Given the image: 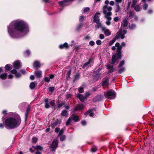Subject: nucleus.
Instances as JSON below:
<instances>
[{
  "label": "nucleus",
  "instance_id": "1",
  "mask_svg": "<svg viewBox=\"0 0 154 154\" xmlns=\"http://www.w3.org/2000/svg\"><path fill=\"white\" fill-rule=\"evenodd\" d=\"M29 31L27 24L22 20L12 22L8 27V32L11 36L17 38L21 36V33L26 34Z\"/></svg>",
  "mask_w": 154,
  "mask_h": 154
},
{
  "label": "nucleus",
  "instance_id": "2",
  "mask_svg": "<svg viewBox=\"0 0 154 154\" xmlns=\"http://www.w3.org/2000/svg\"><path fill=\"white\" fill-rule=\"evenodd\" d=\"M20 116L16 114L12 115L11 116L8 117L5 119V123L6 127L8 129H12L19 127L21 122Z\"/></svg>",
  "mask_w": 154,
  "mask_h": 154
},
{
  "label": "nucleus",
  "instance_id": "3",
  "mask_svg": "<svg viewBox=\"0 0 154 154\" xmlns=\"http://www.w3.org/2000/svg\"><path fill=\"white\" fill-rule=\"evenodd\" d=\"M122 48V46L121 45L117 47V50L118 53H116L112 57V64H114L116 62V59H119L121 58V55L120 51Z\"/></svg>",
  "mask_w": 154,
  "mask_h": 154
},
{
  "label": "nucleus",
  "instance_id": "4",
  "mask_svg": "<svg viewBox=\"0 0 154 154\" xmlns=\"http://www.w3.org/2000/svg\"><path fill=\"white\" fill-rule=\"evenodd\" d=\"M100 14L98 11L95 14L94 17V22L97 24L95 26L96 28H99L102 25L100 22V19H99Z\"/></svg>",
  "mask_w": 154,
  "mask_h": 154
},
{
  "label": "nucleus",
  "instance_id": "5",
  "mask_svg": "<svg viewBox=\"0 0 154 154\" xmlns=\"http://www.w3.org/2000/svg\"><path fill=\"white\" fill-rule=\"evenodd\" d=\"M112 8L111 7L107 5H105L103 7V12L105 17L110 16L112 14L111 11L112 10Z\"/></svg>",
  "mask_w": 154,
  "mask_h": 154
},
{
  "label": "nucleus",
  "instance_id": "6",
  "mask_svg": "<svg viewBox=\"0 0 154 154\" xmlns=\"http://www.w3.org/2000/svg\"><path fill=\"white\" fill-rule=\"evenodd\" d=\"M104 95L106 98L110 99H114L116 97L115 92L114 91H109L105 93Z\"/></svg>",
  "mask_w": 154,
  "mask_h": 154
},
{
  "label": "nucleus",
  "instance_id": "7",
  "mask_svg": "<svg viewBox=\"0 0 154 154\" xmlns=\"http://www.w3.org/2000/svg\"><path fill=\"white\" fill-rule=\"evenodd\" d=\"M58 145V141L57 140L54 139L52 142V143L50 145V148L52 151H54Z\"/></svg>",
  "mask_w": 154,
  "mask_h": 154
},
{
  "label": "nucleus",
  "instance_id": "8",
  "mask_svg": "<svg viewBox=\"0 0 154 154\" xmlns=\"http://www.w3.org/2000/svg\"><path fill=\"white\" fill-rule=\"evenodd\" d=\"M100 27L101 28L103 32L104 33L106 36H109L111 35V32L109 29H106L105 26L102 25Z\"/></svg>",
  "mask_w": 154,
  "mask_h": 154
},
{
  "label": "nucleus",
  "instance_id": "9",
  "mask_svg": "<svg viewBox=\"0 0 154 154\" xmlns=\"http://www.w3.org/2000/svg\"><path fill=\"white\" fill-rule=\"evenodd\" d=\"M84 108V106L82 104H78L76 107L74 108L73 110V112L75 113V111H80Z\"/></svg>",
  "mask_w": 154,
  "mask_h": 154
},
{
  "label": "nucleus",
  "instance_id": "10",
  "mask_svg": "<svg viewBox=\"0 0 154 154\" xmlns=\"http://www.w3.org/2000/svg\"><path fill=\"white\" fill-rule=\"evenodd\" d=\"M61 123V120L57 119L54 122L51 124V126L52 128H54L58 125L60 124Z\"/></svg>",
  "mask_w": 154,
  "mask_h": 154
},
{
  "label": "nucleus",
  "instance_id": "11",
  "mask_svg": "<svg viewBox=\"0 0 154 154\" xmlns=\"http://www.w3.org/2000/svg\"><path fill=\"white\" fill-rule=\"evenodd\" d=\"M100 74L97 72H94L93 73V78L95 81H97L99 79Z\"/></svg>",
  "mask_w": 154,
  "mask_h": 154
},
{
  "label": "nucleus",
  "instance_id": "12",
  "mask_svg": "<svg viewBox=\"0 0 154 154\" xmlns=\"http://www.w3.org/2000/svg\"><path fill=\"white\" fill-rule=\"evenodd\" d=\"M73 0H67L66 1L65 0L64 1L59 2L58 3L60 5L64 6L69 5L67 4V2L73 1Z\"/></svg>",
  "mask_w": 154,
  "mask_h": 154
},
{
  "label": "nucleus",
  "instance_id": "13",
  "mask_svg": "<svg viewBox=\"0 0 154 154\" xmlns=\"http://www.w3.org/2000/svg\"><path fill=\"white\" fill-rule=\"evenodd\" d=\"M76 97L79 98L81 102H83L86 99V97L80 94H78L76 95Z\"/></svg>",
  "mask_w": 154,
  "mask_h": 154
},
{
  "label": "nucleus",
  "instance_id": "14",
  "mask_svg": "<svg viewBox=\"0 0 154 154\" xmlns=\"http://www.w3.org/2000/svg\"><path fill=\"white\" fill-rule=\"evenodd\" d=\"M109 84V79L108 78L106 77L102 82V85L107 86Z\"/></svg>",
  "mask_w": 154,
  "mask_h": 154
},
{
  "label": "nucleus",
  "instance_id": "15",
  "mask_svg": "<svg viewBox=\"0 0 154 154\" xmlns=\"http://www.w3.org/2000/svg\"><path fill=\"white\" fill-rule=\"evenodd\" d=\"M14 67L16 69L19 68L20 66V62L19 61L17 60L14 63Z\"/></svg>",
  "mask_w": 154,
  "mask_h": 154
},
{
  "label": "nucleus",
  "instance_id": "16",
  "mask_svg": "<svg viewBox=\"0 0 154 154\" xmlns=\"http://www.w3.org/2000/svg\"><path fill=\"white\" fill-rule=\"evenodd\" d=\"M119 38V36L116 35L113 39L109 42V46L112 45L115 42L116 40L118 39Z\"/></svg>",
  "mask_w": 154,
  "mask_h": 154
},
{
  "label": "nucleus",
  "instance_id": "17",
  "mask_svg": "<svg viewBox=\"0 0 154 154\" xmlns=\"http://www.w3.org/2000/svg\"><path fill=\"white\" fill-rule=\"evenodd\" d=\"M35 75L37 78H39L42 77V71H36L35 72Z\"/></svg>",
  "mask_w": 154,
  "mask_h": 154
},
{
  "label": "nucleus",
  "instance_id": "18",
  "mask_svg": "<svg viewBox=\"0 0 154 154\" xmlns=\"http://www.w3.org/2000/svg\"><path fill=\"white\" fill-rule=\"evenodd\" d=\"M128 23V21L126 18H124L122 20V26L124 27L127 26Z\"/></svg>",
  "mask_w": 154,
  "mask_h": 154
},
{
  "label": "nucleus",
  "instance_id": "19",
  "mask_svg": "<svg viewBox=\"0 0 154 154\" xmlns=\"http://www.w3.org/2000/svg\"><path fill=\"white\" fill-rule=\"evenodd\" d=\"M71 118L75 122H77L79 120V116L74 113L72 115Z\"/></svg>",
  "mask_w": 154,
  "mask_h": 154
},
{
  "label": "nucleus",
  "instance_id": "20",
  "mask_svg": "<svg viewBox=\"0 0 154 154\" xmlns=\"http://www.w3.org/2000/svg\"><path fill=\"white\" fill-rule=\"evenodd\" d=\"M69 47L68 44L66 42L63 45H61L59 46V48L60 49L66 48L67 49Z\"/></svg>",
  "mask_w": 154,
  "mask_h": 154
},
{
  "label": "nucleus",
  "instance_id": "21",
  "mask_svg": "<svg viewBox=\"0 0 154 154\" xmlns=\"http://www.w3.org/2000/svg\"><path fill=\"white\" fill-rule=\"evenodd\" d=\"M33 66L34 67L36 68V69L40 67L39 62L38 61H35L33 64Z\"/></svg>",
  "mask_w": 154,
  "mask_h": 154
},
{
  "label": "nucleus",
  "instance_id": "22",
  "mask_svg": "<svg viewBox=\"0 0 154 154\" xmlns=\"http://www.w3.org/2000/svg\"><path fill=\"white\" fill-rule=\"evenodd\" d=\"M107 19L106 22V24L107 25L109 26L111 22L110 21L111 20L112 18L110 16H108L105 17Z\"/></svg>",
  "mask_w": 154,
  "mask_h": 154
},
{
  "label": "nucleus",
  "instance_id": "23",
  "mask_svg": "<svg viewBox=\"0 0 154 154\" xmlns=\"http://www.w3.org/2000/svg\"><path fill=\"white\" fill-rule=\"evenodd\" d=\"M115 11L116 12H118L121 10V8L119 4H116Z\"/></svg>",
  "mask_w": 154,
  "mask_h": 154
},
{
  "label": "nucleus",
  "instance_id": "24",
  "mask_svg": "<svg viewBox=\"0 0 154 154\" xmlns=\"http://www.w3.org/2000/svg\"><path fill=\"white\" fill-rule=\"evenodd\" d=\"M92 111V109L89 110L87 112H86L85 114L86 115L89 113V116L91 117L93 116L94 115V113L93 112H91Z\"/></svg>",
  "mask_w": 154,
  "mask_h": 154
},
{
  "label": "nucleus",
  "instance_id": "25",
  "mask_svg": "<svg viewBox=\"0 0 154 154\" xmlns=\"http://www.w3.org/2000/svg\"><path fill=\"white\" fill-rule=\"evenodd\" d=\"M61 115L63 116H66L68 115L67 111L66 110L63 111L61 113Z\"/></svg>",
  "mask_w": 154,
  "mask_h": 154
},
{
  "label": "nucleus",
  "instance_id": "26",
  "mask_svg": "<svg viewBox=\"0 0 154 154\" xmlns=\"http://www.w3.org/2000/svg\"><path fill=\"white\" fill-rule=\"evenodd\" d=\"M134 8V10L136 11H140L141 8L138 5H136L135 6Z\"/></svg>",
  "mask_w": 154,
  "mask_h": 154
},
{
  "label": "nucleus",
  "instance_id": "27",
  "mask_svg": "<svg viewBox=\"0 0 154 154\" xmlns=\"http://www.w3.org/2000/svg\"><path fill=\"white\" fill-rule=\"evenodd\" d=\"M7 76V75L6 73L2 74L0 75V78L3 79H5Z\"/></svg>",
  "mask_w": 154,
  "mask_h": 154
},
{
  "label": "nucleus",
  "instance_id": "28",
  "mask_svg": "<svg viewBox=\"0 0 154 154\" xmlns=\"http://www.w3.org/2000/svg\"><path fill=\"white\" fill-rule=\"evenodd\" d=\"M137 0H132V4L131 5V8H133L136 5L137 2Z\"/></svg>",
  "mask_w": 154,
  "mask_h": 154
},
{
  "label": "nucleus",
  "instance_id": "29",
  "mask_svg": "<svg viewBox=\"0 0 154 154\" xmlns=\"http://www.w3.org/2000/svg\"><path fill=\"white\" fill-rule=\"evenodd\" d=\"M121 31H120L119 32H118V34L117 35V36H119V37L120 36L121 38V39H123L125 38L124 35L123 34L121 35Z\"/></svg>",
  "mask_w": 154,
  "mask_h": 154
},
{
  "label": "nucleus",
  "instance_id": "30",
  "mask_svg": "<svg viewBox=\"0 0 154 154\" xmlns=\"http://www.w3.org/2000/svg\"><path fill=\"white\" fill-rule=\"evenodd\" d=\"M35 85L34 82H32L30 85V88L31 89H33L34 88Z\"/></svg>",
  "mask_w": 154,
  "mask_h": 154
},
{
  "label": "nucleus",
  "instance_id": "31",
  "mask_svg": "<svg viewBox=\"0 0 154 154\" xmlns=\"http://www.w3.org/2000/svg\"><path fill=\"white\" fill-rule=\"evenodd\" d=\"M27 104L25 103H23L20 104L19 106V107L20 108H22V107H25L26 106H27Z\"/></svg>",
  "mask_w": 154,
  "mask_h": 154
},
{
  "label": "nucleus",
  "instance_id": "32",
  "mask_svg": "<svg viewBox=\"0 0 154 154\" xmlns=\"http://www.w3.org/2000/svg\"><path fill=\"white\" fill-rule=\"evenodd\" d=\"M36 149L37 151H42L43 149V148L40 146L38 145L36 146Z\"/></svg>",
  "mask_w": 154,
  "mask_h": 154
},
{
  "label": "nucleus",
  "instance_id": "33",
  "mask_svg": "<svg viewBox=\"0 0 154 154\" xmlns=\"http://www.w3.org/2000/svg\"><path fill=\"white\" fill-rule=\"evenodd\" d=\"M82 26V23H80L77 26V27L76 28V30L77 31H78L80 30V29H81Z\"/></svg>",
  "mask_w": 154,
  "mask_h": 154
},
{
  "label": "nucleus",
  "instance_id": "34",
  "mask_svg": "<svg viewBox=\"0 0 154 154\" xmlns=\"http://www.w3.org/2000/svg\"><path fill=\"white\" fill-rule=\"evenodd\" d=\"M134 13L133 11L130 12L129 14V17L132 18L134 16Z\"/></svg>",
  "mask_w": 154,
  "mask_h": 154
},
{
  "label": "nucleus",
  "instance_id": "35",
  "mask_svg": "<svg viewBox=\"0 0 154 154\" xmlns=\"http://www.w3.org/2000/svg\"><path fill=\"white\" fill-rule=\"evenodd\" d=\"M148 8V5L147 4L145 3L143 5V9L144 10H146Z\"/></svg>",
  "mask_w": 154,
  "mask_h": 154
},
{
  "label": "nucleus",
  "instance_id": "36",
  "mask_svg": "<svg viewBox=\"0 0 154 154\" xmlns=\"http://www.w3.org/2000/svg\"><path fill=\"white\" fill-rule=\"evenodd\" d=\"M91 62V60H89L88 62L85 63L83 65V67L85 68Z\"/></svg>",
  "mask_w": 154,
  "mask_h": 154
},
{
  "label": "nucleus",
  "instance_id": "37",
  "mask_svg": "<svg viewBox=\"0 0 154 154\" xmlns=\"http://www.w3.org/2000/svg\"><path fill=\"white\" fill-rule=\"evenodd\" d=\"M125 70V68L123 67H122L119 70V73H121Z\"/></svg>",
  "mask_w": 154,
  "mask_h": 154
},
{
  "label": "nucleus",
  "instance_id": "38",
  "mask_svg": "<svg viewBox=\"0 0 154 154\" xmlns=\"http://www.w3.org/2000/svg\"><path fill=\"white\" fill-rule=\"evenodd\" d=\"M66 138V136L64 135L61 136L60 137V139L61 141H63Z\"/></svg>",
  "mask_w": 154,
  "mask_h": 154
},
{
  "label": "nucleus",
  "instance_id": "39",
  "mask_svg": "<svg viewBox=\"0 0 154 154\" xmlns=\"http://www.w3.org/2000/svg\"><path fill=\"white\" fill-rule=\"evenodd\" d=\"M136 27L135 24H132L131 26H129V28L130 29H134Z\"/></svg>",
  "mask_w": 154,
  "mask_h": 154
},
{
  "label": "nucleus",
  "instance_id": "40",
  "mask_svg": "<svg viewBox=\"0 0 154 154\" xmlns=\"http://www.w3.org/2000/svg\"><path fill=\"white\" fill-rule=\"evenodd\" d=\"M97 150V148L96 147H93L91 149V151L93 152H96Z\"/></svg>",
  "mask_w": 154,
  "mask_h": 154
},
{
  "label": "nucleus",
  "instance_id": "41",
  "mask_svg": "<svg viewBox=\"0 0 154 154\" xmlns=\"http://www.w3.org/2000/svg\"><path fill=\"white\" fill-rule=\"evenodd\" d=\"M71 117H69V119H68V120L66 123V126L69 125L71 121Z\"/></svg>",
  "mask_w": 154,
  "mask_h": 154
},
{
  "label": "nucleus",
  "instance_id": "42",
  "mask_svg": "<svg viewBox=\"0 0 154 154\" xmlns=\"http://www.w3.org/2000/svg\"><path fill=\"white\" fill-rule=\"evenodd\" d=\"M90 10V8L88 7H87L85 8L83 10V12L84 13H86L89 11Z\"/></svg>",
  "mask_w": 154,
  "mask_h": 154
},
{
  "label": "nucleus",
  "instance_id": "43",
  "mask_svg": "<svg viewBox=\"0 0 154 154\" xmlns=\"http://www.w3.org/2000/svg\"><path fill=\"white\" fill-rule=\"evenodd\" d=\"M44 80L46 82H50V79L47 77H45L44 78Z\"/></svg>",
  "mask_w": 154,
  "mask_h": 154
},
{
  "label": "nucleus",
  "instance_id": "44",
  "mask_svg": "<svg viewBox=\"0 0 154 154\" xmlns=\"http://www.w3.org/2000/svg\"><path fill=\"white\" fill-rule=\"evenodd\" d=\"M59 132L58 136H60L64 132V130L63 129H62Z\"/></svg>",
  "mask_w": 154,
  "mask_h": 154
},
{
  "label": "nucleus",
  "instance_id": "45",
  "mask_svg": "<svg viewBox=\"0 0 154 154\" xmlns=\"http://www.w3.org/2000/svg\"><path fill=\"white\" fill-rule=\"evenodd\" d=\"M124 63H125V62L124 60L120 62V63L119 66V67H122L124 64Z\"/></svg>",
  "mask_w": 154,
  "mask_h": 154
},
{
  "label": "nucleus",
  "instance_id": "46",
  "mask_svg": "<svg viewBox=\"0 0 154 154\" xmlns=\"http://www.w3.org/2000/svg\"><path fill=\"white\" fill-rule=\"evenodd\" d=\"M78 91L80 93H82L84 92L83 88H80L78 89Z\"/></svg>",
  "mask_w": 154,
  "mask_h": 154
},
{
  "label": "nucleus",
  "instance_id": "47",
  "mask_svg": "<svg viewBox=\"0 0 154 154\" xmlns=\"http://www.w3.org/2000/svg\"><path fill=\"white\" fill-rule=\"evenodd\" d=\"M72 96V94H67L66 95V97L67 99H68L69 98L71 97Z\"/></svg>",
  "mask_w": 154,
  "mask_h": 154
},
{
  "label": "nucleus",
  "instance_id": "48",
  "mask_svg": "<svg viewBox=\"0 0 154 154\" xmlns=\"http://www.w3.org/2000/svg\"><path fill=\"white\" fill-rule=\"evenodd\" d=\"M96 43L98 45H100L101 44V42L100 40H98L96 42Z\"/></svg>",
  "mask_w": 154,
  "mask_h": 154
},
{
  "label": "nucleus",
  "instance_id": "49",
  "mask_svg": "<svg viewBox=\"0 0 154 154\" xmlns=\"http://www.w3.org/2000/svg\"><path fill=\"white\" fill-rule=\"evenodd\" d=\"M65 104V103H64V102L60 103L58 104V108H60L62 106H63V105H64Z\"/></svg>",
  "mask_w": 154,
  "mask_h": 154
},
{
  "label": "nucleus",
  "instance_id": "50",
  "mask_svg": "<svg viewBox=\"0 0 154 154\" xmlns=\"http://www.w3.org/2000/svg\"><path fill=\"white\" fill-rule=\"evenodd\" d=\"M48 89L50 91L52 92L54 90V87H50Z\"/></svg>",
  "mask_w": 154,
  "mask_h": 154
},
{
  "label": "nucleus",
  "instance_id": "51",
  "mask_svg": "<svg viewBox=\"0 0 154 154\" xmlns=\"http://www.w3.org/2000/svg\"><path fill=\"white\" fill-rule=\"evenodd\" d=\"M122 1V0H115L116 4H119V3H121Z\"/></svg>",
  "mask_w": 154,
  "mask_h": 154
},
{
  "label": "nucleus",
  "instance_id": "52",
  "mask_svg": "<svg viewBox=\"0 0 154 154\" xmlns=\"http://www.w3.org/2000/svg\"><path fill=\"white\" fill-rule=\"evenodd\" d=\"M5 69L7 70H9L11 68V67L9 64H7L5 66Z\"/></svg>",
  "mask_w": 154,
  "mask_h": 154
},
{
  "label": "nucleus",
  "instance_id": "53",
  "mask_svg": "<svg viewBox=\"0 0 154 154\" xmlns=\"http://www.w3.org/2000/svg\"><path fill=\"white\" fill-rule=\"evenodd\" d=\"M104 37V35L102 34H100L99 35V38L100 39H103Z\"/></svg>",
  "mask_w": 154,
  "mask_h": 154
},
{
  "label": "nucleus",
  "instance_id": "54",
  "mask_svg": "<svg viewBox=\"0 0 154 154\" xmlns=\"http://www.w3.org/2000/svg\"><path fill=\"white\" fill-rule=\"evenodd\" d=\"M94 42L93 41H91L89 42V45L91 46H93L94 45Z\"/></svg>",
  "mask_w": 154,
  "mask_h": 154
},
{
  "label": "nucleus",
  "instance_id": "55",
  "mask_svg": "<svg viewBox=\"0 0 154 154\" xmlns=\"http://www.w3.org/2000/svg\"><path fill=\"white\" fill-rule=\"evenodd\" d=\"M21 74L19 72L16 73L15 76L17 78H18L21 76Z\"/></svg>",
  "mask_w": 154,
  "mask_h": 154
},
{
  "label": "nucleus",
  "instance_id": "56",
  "mask_svg": "<svg viewBox=\"0 0 154 154\" xmlns=\"http://www.w3.org/2000/svg\"><path fill=\"white\" fill-rule=\"evenodd\" d=\"M60 131V128H57L55 129V131L56 133H58Z\"/></svg>",
  "mask_w": 154,
  "mask_h": 154
},
{
  "label": "nucleus",
  "instance_id": "57",
  "mask_svg": "<svg viewBox=\"0 0 154 154\" xmlns=\"http://www.w3.org/2000/svg\"><path fill=\"white\" fill-rule=\"evenodd\" d=\"M25 54L27 56H28L30 54V52L29 50H27L25 52Z\"/></svg>",
  "mask_w": 154,
  "mask_h": 154
},
{
  "label": "nucleus",
  "instance_id": "58",
  "mask_svg": "<svg viewBox=\"0 0 154 154\" xmlns=\"http://www.w3.org/2000/svg\"><path fill=\"white\" fill-rule=\"evenodd\" d=\"M85 97L87 98L90 95V94L89 92H87L85 93Z\"/></svg>",
  "mask_w": 154,
  "mask_h": 154
},
{
  "label": "nucleus",
  "instance_id": "59",
  "mask_svg": "<svg viewBox=\"0 0 154 154\" xmlns=\"http://www.w3.org/2000/svg\"><path fill=\"white\" fill-rule=\"evenodd\" d=\"M37 139L36 137H34L32 138V141L33 142H35L37 141Z\"/></svg>",
  "mask_w": 154,
  "mask_h": 154
},
{
  "label": "nucleus",
  "instance_id": "60",
  "mask_svg": "<svg viewBox=\"0 0 154 154\" xmlns=\"http://www.w3.org/2000/svg\"><path fill=\"white\" fill-rule=\"evenodd\" d=\"M49 79H52L54 77V75L53 74H50L49 75Z\"/></svg>",
  "mask_w": 154,
  "mask_h": 154
},
{
  "label": "nucleus",
  "instance_id": "61",
  "mask_svg": "<svg viewBox=\"0 0 154 154\" xmlns=\"http://www.w3.org/2000/svg\"><path fill=\"white\" fill-rule=\"evenodd\" d=\"M98 89V88L97 87H95L93 88L92 89V91H96V90H97Z\"/></svg>",
  "mask_w": 154,
  "mask_h": 154
},
{
  "label": "nucleus",
  "instance_id": "62",
  "mask_svg": "<svg viewBox=\"0 0 154 154\" xmlns=\"http://www.w3.org/2000/svg\"><path fill=\"white\" fill-rule=\"evenodd\" d=\"M71 73V69H69V70L68 71V72L67 74V76H69V75H70Z\"/></svg>",
  "mask_w": 154,
  "mask_h": 154
},
{
  "label": "nucleus",
  "instance_id": "63",
  "mask_svg": "<svg viewBox=\"0 0 154 154\" xmlns=\"http://www.w3.org/2000/svg\"><path fill=\"white\" fill-rule=\"evenodd\" d=\"M119 20V18L118 17H116L114 18L113 20L115 22H117Z\"/></svg>",
  "mask_w": 154,
  "mask_h": 154
},
{
  "label": "nucleus",
  "instance_id": "64",
  "mask_svg": "<svg viewBox=\"0 0 154 154\" xmlns=\"http://www.w3.org/2000/svg\"><path fill=\"white\" fill-rule=\"evenodd\" d=\"M11 72L14 74H16L17 73V70L15 69H13L11 71Z\"/></svg>",
  "mask_w": 154,
  "mask_h": 154
}]
</instances>
